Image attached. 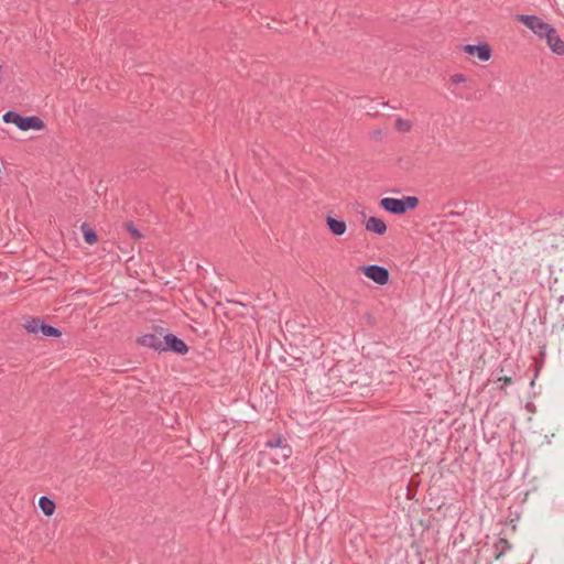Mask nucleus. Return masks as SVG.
Wrapping results in <instances>:
<instances>
[{
    "mask_svg": "<svg viewBox=\"0 0 564 564\" xmlns=\"http://www.w3.org/2000/svg\"><path fill=\"white\" fill-rule=\"evenodd\" d=\"M2 120L6 123L15 124L22 131L42 130L45 127L43 120L40 117H37V116L23 117L13 110L7 111L2 116Z\"/></svg>",
    "mask_w": 564,
    "mask_h": 564,
    "instance_id": "obj_1",
    "label": "nucleus"
},
{
    "mask_svg": "<svg viewBox=\"0 0 564 564\" xmlns=\"http://www.w3.org/2000/svg\"><path fill=\"white\" fill-rule=\"evenodd\" d=\"M153 329L159 332V335L163 338L161 352L171 351L182 356L188 352L189 347L183 339L178 338L174 334L165 333V328L162 326H154Z\"/></svg>",
    "mask_w": 564,
    "mask_h": 564,
    "instance_id": "obj_2",
    "label": "nucleus"
},
{
    "mask_svg": "<svg viewBox=\"0 0 564 564\" xmlns=\"http://www.w3.org/2000/svg\"><path fill=\"white\" fill-rule=\"evenodd\" d=\"M517 19L539 37L544 39L549 30L552 28L551 24L544 22L536 15L520 14L517 17Z\"/></svg>",
    "mask_w": 564,
    "mask_h": 564,
    "instance_id": "obj_3",
    "label": "nucleus"
},
{
    "mask_svg": "<svg viewBox=\"0 0 564 564\" xmlns=\"http://www.w3.org/2000/svg\"><path fill=\"white\" fill-rule=\"evenodd\" d=\"M359 270L370 280L379 285H384L389 282V271L381 265L371 264L360 267Z\"/></svg>",
    "mask_w": 564,
    "mask_h": 564,
    "instance_id": "obj_4",
    "label": "nucleus"
},
{
    "mask_svg": "<svg viewBox=\"0 0 564 564\" xmlns=\"http://www.w3.org/2000/svg\"><path fill=\"white\" fill-rule=\"evenodd\" d=\"M463 52L470 55L477 56L481 62H487L492 55L491 47L487 43L482 44H466L462 47Z\"/></svg>",
    "mask_w": 564,
    "mask_h": 564,
    "instance_id": "obj_5",
    "label": "nucleus"
},
{
    "mask_svg": "<svg viewBox=\"0 0 564 564\" xmlns=\"http://www.w3.org/2000/svg\"><path fill=\"white\" fill-rule=\"evenodd\" d=\"M544 39L547 46L554 54L564 55V41L561 39L554 26L549 30Z\"/></svg>",
    "mask_w": 564,
    "mask_h": 564,
    "instance_id": "obj_6",
    "label": "nucleus"
},
{
    "mask_svg": "<svg viewBox=\"0 0 564 564\" xmlns=\"http://www.w3.org/2000/svg\"><path fill=\"white\" fill-rule=\"evenodd\" d=\"M162 340L163 338L162 336L159 335V332L154 330V333L152 334H145L140 336L137 339V343L141 346L152 348L153 350L161 352Z\"/></svg>",
    "mask_w": 564,
    "mask_h": 564,
    "instance_id": "obj_7",
    "label": "nucleus"
},
{
    "mask_svg": "<svg viewBox=\"0 0 564 564\" xmlns=\"http://www.w3.org/2000/svg\"><path fill=\"white\" fill-rule=\"evenodd\" d=\"M380 206L394 215H402L404 214V204L402 202V198H392V197H384L380 200Z\"/></svg>",
    "mask_w": 564,
    "mask_h": 564,
    "instance_id": "obj_8",
    "label": "nucleus"
},
{
    "mask_svg": "<svg viewBox=\"0 0 564 564\" xmlns=\"http://www.w3.org/2000/svg\"><path fill=\"white\" fill-rule=\"evenodd\" d=\"M326 225H327V228L329 229V231L334 235V236H343L346 230H347V225L344 220L341 219H336L332 216H326Z\"/></svg>",
    "mask_w": 564,
    "mask_h": 564,
    "instance_id": "obj_9",
    "label": "nucleus"
},
{
    "mask_svg": "<svg viewBox=\"0 0 564 564\" xmlns=\"http://www.w3.org/2000/svg\"><path fill=\"white\" fill-rule=\"evenodd\" d=\"M366 229L377 235H383L387 231V225L378 217H369L366 221Z\"/></svg>",
    "mask_w": 564,
    "mask_h": 564,
    "instance_id": "obj_10",
    "label": "nucleus"
},
{
    "mask_svg": "<svg viewBox=\"0 0 564 564\" xmlns=\"http://www.w3.org/2000/svg\"><path fill=\"white\" fill-rule=\"evenodd\" d=\"M510 550H511L510 542L505 538H499L494 543V557L496 560H499L502 555H505Z\"/></svg>",
    "mask_w": 564,
    "mask_h": 564,
    "instance_id": "obj_11",
    "label": "nucleus"
},
{
    "mask_svg": "<svg viewBox=\"0 0 564 564\" xmlns=\"http://www.w3.org/2000/svg\"><path fill=\"white\" fill-rule=\"evenodd\" d=\"M39 507L45 516L50 517L54 513L56 505L51 498L42 496L39 500Z\"/></svg>",
    "mask_w": 564,
    "mask_h": 564,
    "instance_id": "obj_12",
    "label": "nucleus"
},
{
    "mask_svg": "<svg viewBox=\"0 0 564 564\" xmlns=\"http://www.w3.org/2000/svg\"><path fill=\"white\" fill-rule=\"evenodd\" d=\"M80 229L86 243L94 245L97 242V232L87 223H83Z\"/></svg>",
    "mask_w": 564,
    "mask_h": 564,
    "instance_id": "obj_13",
    "label": "nucleus"
},
{
    "mask_svg": "<svg viewBox=\"0 0 564 564\" xmlns=\"http://www.w3.org/2000/svg\"><path fill=\"white\" fill-rule=\"evenodd\" d=\"M40 333L44 337H59L62 335V332L58 328L46 324L44 321L40 323Z\"/></svg>",
    "mask_w": 564,
    "mask_h": 564,
    "instance_id": "obj_14",
    "label": "nucleus"
},
{
    "mask_svg": "<svg viewBox=\"0 0 564 564\" xmlns=\"http://www.w3.org/2000/svg\"><path fill=\"white\" fill-rule=\"evenodd\" d=\"M42 319L40 317H29L24 323V328L32 334L40 333V323Z\"/></svg>",
    "mask_w": 564,
    "mask_h": 564,
    "instance_id": "obj_15",
    "label": "nucleus"
},
{
    "mask_svg": "<svg viewBox=\"0 0 564 564\" xmlns=\"http://www.w3.org/2000/svg\"><path fill=\"white\" fill-rule=\"evenodd\" d=\"M286 443V440L285 437H283L282 435H276L274 436L273 438L271 440H268L264 444V446L267 448H280L282 447L283 444Z\"/></svg>",
    "mask_w": 564,
    "mask_h": 564,
    "instance_id": "obj_16",
    "label": "nucleus"
},
{
    "mask_svg": "<svg viewBox=\"0 0 564 564\" xmlns=\"http://www.w3.org/2000/svg\"><path fill=\"white\" fill-rule=\"evenodd\" d=\"M402 202L404 204V213L409 209L416 208L419 205V198L415 196H404Z\"/></svg>",
    "mask_w": 564,
    "mask_h": 564,
    "instance_id": "obj_17",
    "label": "nucleus"
},
{
    "mask_svg": "<svg viewBox=\"0 0 564 564\" xmlns=\"http://www.w3.org/2000/svg\"><path fill=\"white\" fill-rule=\"evenodd\" d=\"M124 228L133 239L137 240L142 237L141 232L139 231V229L134 226V224L132 221L124 223Z\"/></svg>",
    "mask_w": 564,
    "mask_h": 564,
    "instance_id": "obj_18",
    "label": "nucleus"
},
{
    "mask_svg": "<svg viewBox=\"0 0 564 564\" xmlns=\"http://www.w3.org/2000/svg\"><path fill=\"white\" fill-rule=\"evenodd\" d=\"M395 128L399 131L408 132V131H410L412 129V123L409 120H404L402 118H398L395 120Z\"/></svg>",
    "mask_w": 564,
    "mask_h": 564,
    "instance_id": "obj_19",
    "label": "nucleus"
},
{
    "mask_svg": "<svg viewBox=\"0 0 564 564\" xmlns=\"http://www.w3.org/2000/svg\"><path fill=\"white\" fill-rule=\"evenodd\" d=\"M292 454V448L291 446L285 443L282 445V447H280V456L282 457L283 460H286Z\"/></svg>",
    "mask_w": 564,
    "mask_h": 564,
    "instance_id": "obj_20",
    "label": "nucleus"
},
{
    "mask_svg": "<svg viewBox=\"0 0 564 564\" xmlns=\"http://www.w3.org/2000/svg\"><path fill=\"white\" fill-rule=\"evenodd\" d=\"M453 84H460L466 82V77L463 74H455L451 77Z\"/></svg>",
    "mask_w": 564,
    "mask_h": 564,
    "instance_id": "obj_21",
    "label": "nucleus"
},
{
    "mask_svg": "<svg viewBox=\"0 0 564 564\" xmlns=\"http://www.w3.org/2000/svg\"><path fill=\"white\" fill-rule=\"evenodd\" d=\"M499 382H503L505 386L512 383V378L508 376L498 377Z\"/></svg>",
    "mask_w": 564,
    "mask_h": 564,
    "instance_id": "obj_22",
    "label": "nucleus"
},
{
    "mask_svg": "<svg viewBox=\"0 0 564 564\" xmlns=\"http://www.w3.org/2000/svg\"><path fill=\"white\" fill-rule=\"evenodd\" d=\"M2 72V66L0 65V73Z\"/></svg>",
    "mask_w": 564,
    "mask_h": 564,
    "instance_id": "obj_23",
    "label": "nucleus"
}]
</instances>
